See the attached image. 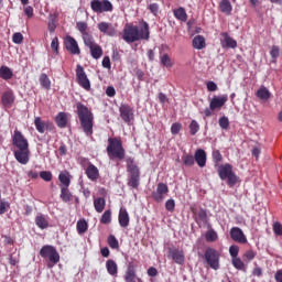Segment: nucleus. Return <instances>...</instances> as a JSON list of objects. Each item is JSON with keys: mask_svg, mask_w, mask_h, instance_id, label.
Segmentation results:
<instances>
[{"mask_svg": "<svg viewBox=\"0 0 282 282\" xmlns=\"http://www.w3.org/2000/svg\"><path fill=\"white\" fill-rule=\"evenodd\" d=\"M141 28L138 25L127 24L123 29L122 39L126 43H135V41H149L151 32L149 31V23L144 20L140 22Z\"/></svg>", "mask_w": 282, "mask_h": 282, "instance_id": "1", "label": "nucleus"}, {"mask_svg": "<svg viewBox=\"0 0 282 282\" xmlns=\"http://www.w3.org/2000/svg\"><path fill=\"white\" fill-rule=\"evenodd\" d=\"M12 144L18 150L13 151V155L19 164H28L30 162V142L22 131L14 130L12 135Z\"/></svg>", "mask_w": 282, "mask_h": 282, "instance_id": "2", "label": "nucleus"}, {"mask_svg": "<svg viewBox=\"0 0 282 282\" xmlns=\"http://www.w3.org/2000/svg\"><path fill=\"white\" fill-rule=\"evenodd\" d=\"M77 117L85 135H94V112L83 102L76 104Z\"/></svg>", "mask_w": 282, "mask_h": 282, "instance_id": "3", "label": "nucleus"}, {"mask_svg": "<svg viewBox=\"0 0 282 282\" xmlns=\"http://www.w3.org/2000/svg\"><path fill=\"white\" fill-rule=\"evenodd\" d=\"M108 158L110 160H123L126 155L124 148L122 147V140L118 138H109L107 147Z\"/></svg>", "mask_w": 282, "mask_h": 282, "instance_id": "4", "label": "nucleus"}, {"mask_svg": "<svg viewBox=\"0 0 282 282\" xmlns=\"http://www.w3.org/2000/svg\"><path fill=\"white\" fill-rule=\"evenodd\" d=\"M127 171L130 173L128 177V186L130 188L138 189L140 187V167L135 164L133 158H128L126 160Z\"/></svg>", "mask_w": 282, "mask_h": 282, "instance_id": "5", "label": "nucleus"}, {"mask_svg": "<svg viewBox=\"0 0 282 282\" xmlns=\"http://www.w3.org/2000/svg\"><path fill=\"white\" fill-rule=\"evenodd\" d=\"M218 176L223 181L227 180V185L229 186V188H232L239 182V176L235 174V171H232V165L230 163L219 165Z\"/></svg>", "mask_w": 282, "mask_h": 282, "instance_id": "6", "label": "nucleus"}, {"mask_svg": "<svg viewBox=\"0 0 282 282\" xmlns=\"http://www.w3.org/2000/svg\"><path fill=\"white\" fill-rule=\"evenodd\" d=\"M40 256L42 257V259H48V269L54 268V265H56V263L61 261V254H58L56 248L51 245L43 246L40 250Z\"/></svg>", "mask_w": 282, "mask_h": 282, "instance_id": "7", "label": "nucleus"}, {"mask_svg": "<svg viewBox=\"0 0 282 282\" xmlns=\"http://www.w3.org/2000/svg\"><path fill=\"white\" fill-rule=\"evenodd\" d=\"M204 259H205L207 265H209V268L212 270H219V268H220V264H219V259H220L219 251H217L214 248H207L205 250V253H204Z\"/></svg>", "mask_w": 282, "mask_h": 282, "instance_id": "8", "label": "nucleus"}, {"mask_svg": "<svg viewBox=\"0 0 282 282\" xmlns=\"http://www.w3.org/2000/svg\"><path fill=\"white\" fill-rule=\"evenodd\" d=\"M90 9L96 14H102L105 12H113V3L109 0H91Z\"/></svg>", "mask_w": 282, "mask_h": 282, "instance_id": "9", "label": "nucleus"}, {"mask_svg": "<svg viewBox=\"0 0 282 282\" xmlns=\"http://www.w3.org/2000/svg\"><path fill=\"white\" fill-rule=\"evenodd\" d=\"M191 213L197 226H202V224H208V212L206 209L191 206Z\"/></svg>", "mask_w": 282, "mask_h": 282, "instance_id": "10", "label": "nucleus"}, {"mask_svg": "<svg viewBox=\"0 0 282 282\" xmlns=\"http://www.w3.org/2000/svg\"><path fill=\"white\" fill-rule=\"evenodd\" d=\"M169 195V185L164 183H159L156 189L152 192V199L158 204H162L166 196Z\"/></svg>", "mask_w": 282, "mask_h": 282, "instance_id": "11", "label": "nucleus"}, {"mask_svg": "<svg viewBox=\"0 0 282 282\" xmlns=\"http://www.w3.org/2000/svg\"><path fill=\"white\" fill-rule=\"evenodd\" d=\"M119 113L121 120H123L126 124H129L135 118L133 107H131L129 104H121L119 107Z\"/></svg>", "mask_w": 282, "mask_h": 282, "instance_id": "12", "label": "nucleus"}, {"mask_svg": "<svg viewBox=\"0 0 282 282\" xmlns=\"http://www.w3.org/2000/svg\"><path fill=\"white\" fill-rule=\"evenodd\" d=\"M76 76L78 85H80L83 89H86V91H89V89H91V83L89 82V78H87V74L85 73V68H83V66L77 65Z\"/></svg>", "mask_w": 282, "mask_h": 282, "instance_id": "13", "label": "nucleus"}, {"mask_svg": "<svg viewBox=\"0 0 282 282\" xmlns=\"http://www.w3.org/2000/svg\"><path fill=\"white\" fill-rule=\"evenodd\" d=\"M34 126L39 133H45V131H54V123L50 120L45 121L41 117L34 118Z\"/></svg>", "mask_w": 282, "mask_h": 282, "instance_id": "14", "label": "nucleus"}, {"mask_svg": "<svg viewBox=\"0 0 282 282\" xmlns=\"http://www.w3.org/2000/svg\"><path fill=\"white\" fill-rule=\"evenodd\" d=\"M64 47L67 50V52H69V54L76 56L80 55V47L78 46V42L70 35H67L64 39Z\"/></svg>", "mask_w": 282, "mask_h": 282, "instance_id": "15", "label": "nucleus"}, {"mask_svg": "<svg viewBox=\"0 0 282 282\" xmlns=\"http://www.w3.org/2000/svg\"><path fill=\"white\" fill-rule=\"evenodd\" d=\"M14 100H17V97L14 96V90L8 89L2 93L1 102H2V106L6 107L7 109L12 108V106L14 105Z\"/></svg>", "mask_w": 282, "mask_h": 282, "instance_id": "16", "label": "nucleus"}, {"mask_svg": "<svg viewBox=\"0 0 282 282\" xmlns=\"http://www.w3.org/2000/svg\"><path fill=\"white\" fill-rule=\"evenodd\" d=\"M230 237L232 241H236V243H248L246 234H243V230H241L239 227H232L230 229Z\"/></svg>", "mask_w": 282, "mask_h": 282, "instance_id": "17", "label": "nucleus"}, {"mask_svg": "<svg viewBox=\"0 0 282 282\" xmlns=\"http://www.w3.org/2000/svg\"><path fill=\"white\" fill-rule=\"evenodd\" d=\"M124 281L126 282L142 281L140 278H138V274L135 273V264H133V262H129V264H128V268H127L126 274H124Z\"/></svg>", "mask_w": 282, "mask_h": 282, "instance_id": "18", "label": "nucleus"}, {"mask_svg": "<svg viewBox=\"0 0 282 282\" xmlns=\"http://www.w3.org/2000/svg\"><path fill=\"white\" fill-rule=\"evenodd\" d=\"M228 102V95H223L220 97H213V99L209 102V109L212 111H215V109H221Z\"/></svg>", "mask_w": 282, "mask_h": 282, "instance_id": "19", "label": "nucleus"}, {"mask_svg": "<svg viewBox=\"0 0 282 282\" xmlns=\"http://www.w3.org/2000/svg\"><path fill=\"white\" fill-rule=\"evenodd\" d=\"M220 36L223 37L220 40L221 47H227L228 50L237 47V40L232 39L228 32H223Z\"/></svg>", "mask_w": 282, "mask_h": 282, "instance_id": "20", "label": "nucleus"}, {"mask_svg": "<svg viewBox=\"0 0 282 282\" xmlns=\"http://www.w3.org/2000/svg\"><path fill=\"white\" fill-rule=\"evenodd\" d=\"M97 28L99 32H101V34H106V36H116V28L109 22H99Z\"/></svg>", "mask_w": 282, "mask_h": 282, "instance_id": "21", "label": "nucleus"}, {"mask_svg": "<svg viewBox=\"0 0 282 282\" xmlns=\"http://www.w3.org/2000/svg\"><path fill=\"white\" fill-rule=\"evenodd\" d=\"M85 173L90 182H98V180L100 178V171L96 165L91 163L88 164Z\"/></svg>", "mask_w": 282, "mask_h": 282, "instance_id": "22", "label": "nucleus"}, {"mask_svg": "<svg viewBox=\"0 0 282 282\" xmlns=\"http://www.w3.org/2000/svg\"><path fill=\"white\" fill-rule=\"evenodd\" d=\"M169 259H173L175 263L182 265L184 263V251L180 249H169Z\"/></svg>", "mask_w": 282, "mask_h": 282, "instance_id": "23", "label": "nucleus"}, {"mask_svg": "<svg viewBox=\"0 0 282 282\" xmlns=\"http://www.w3.org/2000/svg\"><path fill=\"white\" fill-rule=\"evenodd\" d=\"M119 226L121 228H128L131 218L129 217V212H127V208H120L119 216H118Z\"/></svg>", "mask_w": 282, "mask_h": 282, "instance_id": "24", "label": "nucleus"}, {"mask_svg": "<svg viewBox=\"0 0 282 282\" xmlns=\"http://www.w3.org/2000/svg\"><path fill=\"white\" fill-rule=\"evenodd\" d=\"M194 160L200 169H204L206 166V151L202 149L196 150Z\"/></svg>", "mask_w": 282, "mask_h": 282, "instance_id": "25", "label": "nucleus"}, {"mask_svg": "<svg viewBox=\"0 0 282 282\" xmlns=\"http://www.w3.org/2000/svg\"><path fill=\"white\" fill-rule=\"evenodd\" d=\"M58 181L61 182V188H69V184H72V178H69V172L63 171L58 175Z\"/></svg>", "mask_w": 282, "mask_h": 282, "instance_id": "26", "label": "nucleus"}, {"mask_svg": "<svg viewBox=\"0 0 282 282\" xmlns=\"http://www.w3.org/2000/svg\"><path fill=\"white\" fill-rule=\"evenodd\" d=\"M173 14L175 19H177V21H182L183 23H186V21H188V14L186 13V9H184L183 7L174 9Z\"/></svg>", "mask_w": 282, "mask_h": 282, "instance_id": "27", "label": "nucleus"}, {"mask_svg": "<svg viewBox=\"0 0 282 282\" xmlns=\"http://www.w3.org/2000/svg\"><path fill=\"white\" fill-rule=\"evenodd\" d=\"M55 124L59 129H65L67 127V112H58L55 117Z\"/></svg>", "mask_w": 282, "mask_h": 282, "instance_id": "28", "label": "nucleus"}, {"mask_svg": "<svg viewBox=\"0 0 282 282\" xmlns=\"http://www.w3.org/2000/svg\"><path fill=\"white\" fill-rule=\"evenodd\" d=\"M59 197L64 204H69L74 199V195L69 191V187H61Z\"/></svg>", "mask_w": 282, "mask_h": 282, "instance_id": "29", "label": "nucleus"}, {"mask_svg": "<svg viewBox=\"0 0 282 282\" xmlns=\"http://www.w3.org/2000/svg\"><path fill=\"white\" fill-rule=\"evenodd\" d=\"M192 45L194 50H204L206 47V39L203 35H196L192 41Z\"/></svg>", "mask_w": 282, "mask_h": 282, "instance_id": "30", "label": "nucleus"}, {"mask_svg": "<svg viewBox=\"0 0 282 282\" xmlns=\"http://www.w3.org/2000/svg\"><path fill=\"white\" fill-rule=\"evenodd\" d=\"M13 76L14 73L10 67L6 65L0 67V78H2V80H12Z\"/></svg>", "mask_w": 282, "mask_h": 282, "instance_id": "31", "label": "nucleus"}, {"mask_svg": "<svg viewBox=\"0 0 282 282\" xmlns=\"http://www.w3.org/2000/svg\"><path fill=\"white\" fill-rule=\"evenodd\" d=\"M35 226H37V228H40L41 230L50 228V223L47 221V218H45V215L40 214L35 217Z\"/></svg>", "mask_w": 282, "mask_h": 282, "instance_id": "32", "label": "nucleus"}, {"mask_svg": "<svg viewBox=\"0 0 282 282\" xmlns=\"http://www.w3.org/2000/svg\"><path fill=\"white\" fill-rule=\"evenodd\" d=\"M219 10L223 12V14L230 15L232 13V4L230 3V0H221L219 2Z\"/></svg>", "mask_w": 282, "mask_h": 282, "instance_id": "33", "label": "nucleus"}, {"mask_svg": "<svg viewBox=\"0 0 282 282\" xmlns=\"http://www.w3.org/2000/svg\"><path fill=\"white\" fill-rule=\"evenodd\" d=\"M106 270L110 276H116V274H118V263L111 259L107 260Z\"/></svg>", "mask_w": 282, "mask_h": 282, "instance_id": "34", "label": "nucleus"}, {"mask_svg": "<svg viewBox=\"0 0 282 282\" xmlns=\"http://www.w3.org/2000/svg\"><path fill=\"white\" fill-rule=\"evenodd\" d=\"M88 48L90 50V56H93L95 61H98V58L102 57V46L99 44H95Z\"/></svg>", "mask_w": 282, "mask_h": 282, "instance_id": "35", "label": "nucleus"}, {"mask_svg": "<svg viewBox=\"0 0 282 282\" xmlns=\"http://www.w3.org/2000/svg\"><path fill=\"white\" fill-rule=\"evenodd\" d=\"M40 85L41 87H43V89H52V80H50V77L47 76V74L42 73L40 75Z\"/></svg>", "mask_w": 282, "mask_h": 282, "instance_id": "36", "label": "nucleus"}, {"mask_svg": "<svg viewBox=\"0 0 282 282\" xmlns=\"http://www.w3.org/2000/svg\"><path fill=\"white\" fill-rule=\"evenodd\" d=\"M106 205H107V202L105 200L104 197H98L94 200L96 213H102V210H105Z\"/></svg>", "mask_w": 282, "mask_h": 282, "instance_id": "37", "label": "nucleus"}, {"mask_svg": "<svg viewBox=\"0 0 282 282\" xmlns=\"http://www.w3.org/2000/svg\"><path fill=\"white\" fill-rule=\"evenodd\" d=\"M257 98H260V100H268L270 98V90L265 88V86H261L257 93H256Z\"/></svg>", "mask_w": 282, "mask_h": 282, "instance_id": "38", "label": "nucleus"}, {"mask_svg": "<svg viewBox=\"0 0 282 282\" xmlns=\"http://www.w3.org/2000/svg\"><path fill=\"white\" fill-rule=\"evenodd\" d=\"M76 228L78 235H85V232H87V229L89 228V225L87 224V220L82 219L77 221Z\"/></svg>", "mask_w": 282, "mask_h": 282, "instance_id": "39", "label": "nucleus"}, {"mask_svg": "<svg viewBox=\"0 0 282 282\" xmlns=\"http://www.w3.org/2000/svg\"><path fill=\"white\" fill-rule=\"evenodd\" d=\"M82 37L86 47H91L96 45V41L94 40V35H91V33H85L84 35H82Z\"/></svg>", "mask_w": 282, "mask_h": 282, "instance_id": "40", "label": "nucleus"}, {"mask_svg": "<svg viewBox=\"0 0 282 282\" xmlns=\"http://www.w3.org/2000/svg\"><path fill=\"white\" fill-rule=\"evenodd\" d=\"M205 239L209 243H213L214 241H217V239H219V236L217 235V231H215V229H209L205 235Z\"/></svg>", "mask_w": 282, "mask_h": 282, "instance_id": "41", "label": "nucleus"}, {"mask_svg": "<svg viewBox=\"0 0 282 282\" xmlns=\"http://www.w3.org/2000/svg\"><path fill=\"white\" fill-rule=\"evenodd\" d=\"M107 243L108 246L112 249V250H118V248H120V243L118 242V238H116V236L110 235L107 239Z\"/></svg>", "mask_w": 282, "mask_h": 282, "instance_id": "42", "label": "nucleus"}, {"mask_svg": "<svg viewBox=\"0 0 282 282\" xmlns=\"http://www.w3.org/2000/svg\"><path fill=\"white\" fill-rule=\"evenodd\" d=\"M231 263H232L234 268H236V270H243V271H246V263H243L241 261V258H239V257L232 258L231 259Z\"/></svg>", "mask_w": 282, "mask_h": 282, "instance_id": "43", "label": "nucleus"}, {"mask_svg": "<svg viewBox=\"0 0 282 282\" xmlns=\"http://www.w3.org/2000/svg\"><path fill=\"white\" fill-rule=\"evenodd\" d=\"M161 65H163V67H173V59L171 56H169V54L165 53L162 55Z\"/></svg>", "mask_w": 282, "mask_h": 282, "instance_id": "44", "label": "nucleus"}, {"mask_svg": "<svg viewBox=\"0 0 282 282\" xmlns=\"http://www.w3.org/2000/svg\"><path fill=\"white\" fill-rule=\"evenodd\" d=\"M182 161L185 166H193L195 164V156H193V154H185Z\"/></svg>", "mask_w": 282, "mask_h": 282, "instance_id": "45", "label": "nucleus"}, {"mask_svg": "<svg viewBox=\"0 0 282 282\" xmlns=\"http://www.w3.org/2000/svg\"><path fill=\"white\" fill-rule=\"evenodd\" d=\"M198 132H199V123L197 122V120H192V122L189 123L191 135H197Z\"/></svg>", "mask_w": 282, "mask_h": 282, "instance_id": "46", "label": "nucleus"}, {"mask_svg": "<svg viewBox=\"0 0 282 282\" xmlns=\"http://www.w3.org/2000/svg\"><path fill=\"white\" fill-rule=\"evenodd\" d=\"M254 257H257V252H254V250H247L243 256L242 259L243 261L250 262L254 259Z\"/></svg>", "mask_w": 282, "mask_h": 282, "instance_id": "47", "label": "nucleus"}, {"mask_svg": "<svg viewBox=\"0 0 282 282\" xmlns=\"http://www.w3.org/2000/svg\"><path fill=\"white\" fill-rule=\"evenodd\" d=\"M100 224H111V210L108 209L102 214L100 218Z\"/></svg>", "mask_w": 282, "mask_h": 282, "instance_id": "48", "label": "nucleus"}, {"mask_svg": "<svg viewBox=\"0 0 282 282\" xmlns=\"http://www.w3.org/2000/svg\"><path fill=\"white\" fill-rule=\"evenodd\" d=\"M76 28H77L78 32H80L82 36L84 34L88 33L87 32V28H88L87 22H77Z\"/></svg>", "mask_w": 282, "mask_h": 282, "instance_id": "49", "label": "nucleus"}, {"mask_svg": "<svg viewBox=\"0 0 282 282\" xmlns=\"http://www.w3.org/2000/svg\"><path fill=\"white\" fill-rule=\"evenodd\" d=\"M212 158L215 164H219V162L224 160V156L221 155V152H219V150H214L212 153Z\"/></svg>", "mask_w": 282, "mask_h": 282, "instance_id": "50", "label": "nucleus"}, {"mask_svg": "<svg viewBox=\"0 0 282 282\" xmlns=\"http://www.w3.org/2000/svg\"><path fill=\"white\" fill-rule=\"evenodd\" d=\"M273 232L276 237H282V224L279 221L273 223Z\"/></svg>", "mask_w": 282, "mask_h": 282, "instance_id": "51", "label": "nucleus"}, {"mask_svg": "<svg viewBox=\"0 0 282 282\" xmlns=\"http://www.w3.org/2000/svg\"><path fill=\"white\" fill-rule=\"evenodd\" d=\"M229 254H230L231 259H236L237 257H239V246H237V245L230 246Z\"/></svg>", "mask_w": 282, "mask_h": 282, "instance_id": "52", "label": "nucleus"}, {"mask_svg": "<svg viewBox=\"0 0 282 282\" xmlns=\"http://www.w3.org/2000/svg\"><path fill=\"white\" fill-rule=\"evenodd\" d=\"M40 177L44 182H52L53 175H52V172H50V171H42V172H40Z\"/></svg>", "mask_w": 282, "mask_h": 282, "instance_id": "53", "label": "nucleus"}, {"mask_svg": "<svg viewBox=\"0 0 282 282\" xmlns=\"http://www.w3.org/2000/svg\"><path fill=\"white\" fill-rule=\"evenodd\" d=\"M165 209L169 213H173L175 210V199L170 198L165 202Z\"/></svg>", "mask_w": 282, "mask_h": 282, "instance_id": "54", "label": "nucleus"}, {"mask_svg": "<svg viewBox=\"0 0 282 282\" xmlns=\"http://www.w3.org/2000/svg\"><path fill=\"white\" fill-rule=\"evenodd\" d=\"M182 131V123L175 122L171 126V133L172 135H177Z\"/></svg>", "mask_w": 282, "mask_h": 282, "instance_id": "55", "label": "nucleus"}, {"mask_svg": "<svg viewBox=\"0 0 282 282\" xmlns=\"http://www.w3.org/2000/svg\"><path fill=\"white\" fill-rule=\"evenodd\" d=\"M148 10L154 15L158 17V13L160 12V4L158 3H151L148 6Z\"/></svg>", "mask_w": 282, "mask_h": 282, "instance_id": "56", "label": "nucleus"}, {"mask_svg": "<svg viewBox=\"0 0 282 282\" xmlns=\"http://www.w3.org/2000/svg\"><path fill=\"white\" fill-rule=\"evenodd\" d=\"M280 48L276 45H273L270 51V56L273 58V61H276V58L280 56Z\"/></svg>", "mask_w": 282, "mask_h": 282, "instance_id": "57", "label": "nucleus"}, {"mask_svg": "<svg viewBox=\"0 0 282 282\" xmlns=\"http://www.w3.org/2000/svg\"><path fill=\"white\" fill-rule=\"evenodd\" d=\"M218 122H219V127L225 130L230 127V121L228 120V117H221Z\"/></svg>", "mask_w": 282, "mask_h": 282, "instance_id": "58", "label": "nucleus"}, {"mask_svg": "<svg viewBox=\"0 0 282 282\" xmlns=\"http://www.w3.org/2000/svg\"><path fill=\"white\" fill-rule=\"evenodd\" d=\"M58 47H59L58 37H54L51 43V50H53L54 54H58Z\"/></svg>", "mask_w": 282, "mask_h": 282, "instance_id": "59", "label": "nucleus"}, {"mask_svg": "<svg viewBox=\"0 0 282 282\" xmlns=\"http://www.w3.org/2000/svg\"><path fill=\"white\" fill-rule=\"evenodd\" d=\"M12 41L13 43H15L17 45H21V43H23V34L21 33H14L12 36Z\"/></svg>", "mask_w": 282, "mask_h": 282, "instance_id": "60", "label": "nucleus"}, {"mask_svg": "<svg viewBox=\"0 0 282 282\" xmlns=\"http://www.w3.org/2000/svg\"><path fill=\"white\" fill-rule=\"evenodd\" d=\"M47 28H48V32H56V15L54 17V19H51L48 21V24H47Z\"/></svg>", "mask_w": 282, "mask_h": 282, "instance_id": "61", "label": "nucleus"}, {"mask_svg": "<svg viewBox=\"0 0 282 282\" xmlns=\"http://www.w3.org/2000/svg\"><path fill=\"white\" fill-rule=\"evenodd\" d=\"M101 65L105 69H111V59L109 58V56H105L102 58Z\"/></svg>", "mask_w": 282, "mask_h": 282, "instance_id": "62", "label": "nucleus"}, {"mask_svg": "<svg viewBox=\"0 0 282 282\" xmlns=\"http://www.w3.org/2000/svg\"><path fill=\"white\" fill-rule=\"evenodd\" d=\"M206 87L208 91H217L218 89L217 84L215 82H207Z\"/></svg>", "mask_w": 282, "mask_h": 282, "instance_id": "63", "label": "nucleus"}, {"mask_svg": "<svg viewBox=\"0 0 282 282\" xmlns=\"http://www.w3.org/2000/svg\"><path fill=\"white\" fill-rule=\"evenodd\" d=\"M274 279L276 282H282V269H280L275 272Z\"/></svg>", "mask_w": 282, "mask_h": 282, "instance_id": "64", "label": "nucleus"}]
</instances>
